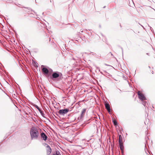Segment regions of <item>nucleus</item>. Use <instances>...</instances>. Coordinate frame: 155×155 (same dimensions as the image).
<instances>
[{"instance_id": "nucleus-1", "label": "nucleus", "mask_w": 155, "mask_h": 155, "mask_svg": "<svg viewBox=\"0 0 155 155\" xmlns=\"http://www.w3.org/2000/svg\"><path fill=\"white\" fill-rule=\"evenodd\" d=\"M31 139H36L38 138V132L37 129L35 127H32L30 131Z\"/></svg>"}, {"instance_id": "nucleus-2", "label": "nucleus", "mask_w": 155, "mask_h": 155, "mask_svg": "<svg viewBox=\"0 0 155 155\" xmlns=\"http://www.w3.org/2000/svg\"><path fill=\"white\" fill-rule=\"evenodd\" d=\"M68 111L69 110L67 109H61L59 111L58 113L59 114L63 115L67 113Z\"/></svg>"}, {"instance_id": "nucleus-3", "label": "nucleus", "mask_w": 155, "mask_h": 155, "mask_svg": "<svg viewBox=\"0 0 155 155\" xmlns=\"http://www.w3.org/2000/svg\"><path fill=\"white\" fill-rule=\"evenodd\" d=\"M138 94L139 98H140L141 101H143L146 99V98L144 94L140 93L139 91L138 92Z\"/></svg>"}, {"instance_id": "nucleus-4", "label": "nucleus", "mask_w": 155, "mask_h": 155, "mask_svg": "<svg viewBox=\"0 0 155 155\" xmlns=\"http://www.w3.org/2000/svg\"><path fill=\"white\" fill-rule=\"evenodd\" d=\"M47 153L48 155L51 152V150L50 147L48 145L47 146Z\"/></svg>"}, {"instance_id": "nucleus-5", "label": "nucleus", "mask_w": 155, "mask_h": 155, "mask_svg": "<svg viewBox=\"0 0 155 155\" xmlns=\"http://www.w3.org/2000/svg\"><path fill=\"white\" fill-rule=\"evenodd\" d=\"M105 107L106 109L107 110L108 112L109 113L110 112V106L109 104L106 103L105 104Z\"/></svg>"}, {"instance_id": "nucleus-6", "label": "nucleus", "mask_w": 155, "mask_h": 155, "mask_svg": "<svg viewBox=\"0 0 155 155\" xmlns=\"http://www.w3.org/2000/svg\"><path fill=\"white\" fill-rule=\"evenodd\" d=\"M42 71L43 73L45 74H48V73L49 71L47 68H43L42 69Z\"/></svg>"}, {"instance_id": "nucleus-7", "label": "nucleus", "mask_w": 155, "mask_h": 155, "mask_svg": "<svg viewBox=\"0 0 155 155\" xmlns=\"http://www.w3.org/2000/svg\"><path fill=\"white\" fill-rule=\"evenodd\" d=\"M41 138L44 140H45L47 139V137L46 135L43 133L41 134Z\"/></svg>"}, {"instance_id": "nucleus-8", "label": "nucleus", "mask_w": 155, "mask_h": 155, "mask_svg": "<svg viewBox=\"0 0 155 155\" xmlns=\"http://www.w3.org/2000/svg\"><path fill=\"white\" fill-rule=\"evenodd\" d=\"M59 74L56 73H53L52 74V76L54 78H58L59 77Z\"/></svg>"}, {"instance_id": "nucleus-9", "label": "nucleus", "mask_w": 155, "mask_h": 155, "mask_svg": "<svg viewBox=\"0 0 155 155\" xmlns=\"http://www.w3.org/2000/svg\"><path fill=\"white\" fill-rule=\"evenodd\" d=\"M86 110V109H84L82 110V111H81V118H82L83 117L84 114H85V113Z\"/></svg>"}, {"instance_id": "nucleus-10", "label": "nucleus", "mask_w": 155, "mask_h": 155, "mask_svg": "<svg viewBox=\"0 0 155 155\" xmlns=\"http://www.w3.org/2000/svg\"><path fill=\"white\" fill-rule=\"evenodd\" d=\"M119 146L120 149L121 150H122L124 149V147L123 145V143L122 142H120V143H119Z\"/></svg>"}, {"instance_id": "nucleus-11", "label": "nucleus", "mask_w": 155, "mask_h": 155, "mask_svg": "<svg viewBox=\"0 0 155 155\" xmlns=\"http://www.w3.org/2000/svg\"><path fill=\"white\" fill-rule=\"evenodd\" d=\"M35 107L38 110L40 113H41L42 111L40 109L39 107L37 105H35Z\"/></svg>"}, {"instance_id": "nucleus-12", "label": "nucleus", "mask_w": 155, "mask_h": 155, "mask_svg": "<svg viewBox=\"0 0 155 155\" xmlns=\"http://www.w3.org/2000/svg\"><path fill=\"white\" fill-rule=\"evenodd\" d=\"M121 139H122L121 136V135H119V143H120V142H122L121 141Z\"/></svg>"}, {"instance_id": "nucleus-13", "label": "nucleus", "mask_w": 155, "mask_h": 155, "mask_svg": "<svg viewBox=\"0 0 155 155\" xmlns=\"http://www.w3.org/2000/svg\"><path fill=\"white\" fill-rule=\"evenodd\" d=\"M53 155H61V154L59 152L56 151V153H53Z\"/></svg>"}, {"instance_id": "nucleus-14", "label": "nucleus", "mask_w": 155, "mask_h": 155, "mask_svg": "<svg viewBox=\"0 0 155 155\" xmlns=\"http://www.w3.org/2000/svg\"><path fill=\"white\" fill-rule=\"evenodd\" d=\"M113 123L114 125H116L117 124V122L116 121V120H114L113 121Z\"/></svg>"}, {"instance_id": "nucleus-15", "label": "nucleus", "mask_w": 155, "mask_h": 155, "mask_svg": "<svg viewBox=\"0 0 155 155\" xmlns=\"http://www.w3.org/2000/svg\"><path fill=\"white\" fill-rule=\"evenodd\" d=\"M40 113L42 116H43V117H45V114L43 113L42 111Z\"/></svg>"}, {"instance_id": "nucleus-16", "label": "nucleus", "mask_w": 155, "mask_h": 155, "mask_svg": "<svg viewBox=\"0 0 155 155\" xmlns=\"http://www.w3.org/2000/svg\"><path fill=\"white\" fill-rule=\"evenodd\" d=\"M143 104L144 106H146V102H143L142 103Z\"/></svg>"}, {"instance_id": "nucleus-17", "label": "nucleus", "mask_w": 155, "mask_h": 155, "mask_svg": "<svg viewBox=\"0 0 155 155\" xmlns=\"http://www.w3.org/2000/svg\"><path fill=\"white\" fill-rule=\"evenodd\" d=\"M99 71H100V69H99Z\"/></svg>"}]
</instances>
